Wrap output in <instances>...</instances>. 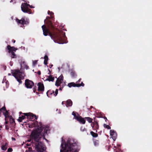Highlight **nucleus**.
Here are the masks:
<instances>
[{
	"instance_id": "nucleus-1",
	"label": "nucleus",
	"mask_w": 152,
	"mask_h": 152,
	"mask_svg": "<svg viewBox=\"0 0 152 152\" xmlns=\"http://www.w3.org/2000/svg\"><path fill=\"white\" fill-rule=\"evenodd\" d=\"M31 124L32 125L29 126V127H36L37 128L31 132L30 135L31 139H32L31 143L27 144L26 145L34 147L37 151L43 152L45 150V145L39 141L42 138L47 141L45 136L47 134L48 128H46L43 130L42 123L40 122H33Z\"/></svg>"
},
{
	"instance_id": "nucleus-2",
	"label": "nucleus",
	"mask_w": 152,
	"mask_h": 152,
	"mask_svg": "<svg viewBox=\"0 0 152 152\" xmlns=\"http://www.w3.org/2000/svg\"><path fill=\"white\" fill-rule=\"evenodd\" d=\"M44 22L46 23L49 28L53 30V32H51L45 25H42V28L44 36H47L48 34L49 35L55 42L59 44H63L67 42L66 40V37L65 33L62 30H54V26L50 20L46 21V20H45Z\"/></svg>"
},
{
	"instance_id": "nucleus-3",
	"label": "nucleus",
	"mask_w": 152,
	"mask_h": 152,
	"mask_svg": "<svg viewBox=\"0 0 152 152\" xmlns=\"http://www.w3.org/2000/svg\"><path fill=\"white\" fill-rule=\"evenodd\" d=\"M61 148L60 152H77L75 149L77 147V144L75 140L72 138H69L66 143L61 138Z\"/></svg>"
},
{
	"instance_id": "nucleus-4",
	"label": "nucleus",
	"mask_w": 152,
	"mask_h": 152,
	"mask_svg": "<svg viewBox=\"0 0 152 152\" xmlns=\"http://www.w3.org/2000/svg\"><path fill=\"white\" fill-rule=\"evenodd\" d=\"M12 75L15 77L17 81L19 82V84L22 83V80L24 79L25 74L24 72H23L19 69H15L14 72H12Z\"/></svg>"
},
{
	"instance_id": "nucleus-5",
	"label": "nucleus",
	"mask_w": 152,
	"mask_h": 152,
	"mask_svg": "<svg viewBox=\"0 0 152 152\" xmlns=\"http://www.w3.org/2000/svg\"><path fill=\"white\" fill-rule=\"evenodd\" d=\"M74 116V119L76 120L81 124H84L86 122L85 118H83L80 116L77 113H76L74 112H73L72 113Z\"/></svg>"
},
{
	"instance_id": "nucleus-6",
	"label": "nucleus",
	"mask_w": 152,
	"mask_h": 152,
	"mask_svg": "<svg viewBox=\"0 0 152 152\" xmlns=\"http://www.w3.org/2000/svg\"><path fill=\"white\" fill-rule=\"evenodd\" d=\"M7 50H8V53H11V57L12 58H16L17 56L13 51H15L18 50L17 48H15L14 47H11L10 45H8L7 48Z\"/></svg>"
},
{
	"instance_id": "nucleus-7",
	"label": "nucleus",
	"mask_w": 152,
	"mask_h": 152,
	"mask_svg": "<svg viewBox=\"0 0 152 152\" xmlns=\"http://www.w3.org/2000/svg\"><path fill=\"white\" fill-rule=\"evenodd\" d=\"M28 6L29 5L27 3H22L21 6V10L24 13L31 14V13L32 11L29 8Z\"/></svg>"
},
{
	"instance_id": "nucleus-8",
	"label": "nucleus",
	"mask_w": 152,
	"mask_h": 152,
	"mask_svg": "<svg viewBox=\"0 0 152 152\" xmlns=\"http://www.w3.org/2000/svg\"><path fill=\"white\" fill-rule=\"evenodd\" d=\"M25 85L27 88H31L34 86V83L32 81L27 79L25 80Z\"/></svg>"
},
{
	"instance_id": "nucleus-9",
	"label": "nucleus",
	"mask_w": 152,
	"mask_h": 152,
	"mask_svg": "<svg viewBox=\"0 0 152 152\" xmlns=\"http://www.w3.org/2000/svg\"><path fill=\"white\" fill-rule=\"evenodd\" d=\"M84 84L82 82L80 84V83H75L74 82H71L69 83L68 84V86L69 87L71 88L72 87H79L81 86H84Z\"/></svg>"
},
{
	"instance_id": "nucleus-10",
	"label": "nucleus",
	"mask_w": 152,
	"mask_h": 152,
	"mask_svg": "<svg viewBox=\"0 0 152 152\" xmlns=\"http://www.w3.org/2000/svg\"><path fill=\"white\" fill-rule=\"evenodd\" d=\"M23 114L27 117V118L28 119H37V117L36 115H33L31 113H24Z\"/></svg>"
},
{
	"instance_id": "nucleus-11",
	"label": "nucleus",
	"mask_w": 152,
	"mask_h": 152,
	"mask_svg": "<svg viewBox=\"0 0 152 152\" xmlns=\"http://www.w3.org/2000/svg\"><path fill=\"white\" fill-rule=\"evenodd\" d=\"M63 76L61 75L57 79L55 83V85L57 86H59L63 81Z\"/></svg>"
},
{
	"instance_id": "nucleus-12",
	"label": "nucleus",
	"mask_w": 152,
	"mask_h": 152,
	"mask_svg": "<svg viewBox=\"0 0 152 152\" xmlns=\"http://www.w3.org/2000/svg\"><path fill=\"white\" fill-rule=\"evenodd\" d=\"M16 21L18 24H21L23 25L24 24H27L29 23L28 21L25 20L23 18H22L20 20L17 18L16 19Z\"/></svg>"
},
{
	"instance_id": "nucleus-13",
	"label": "nucleus",
	"mask_w": 152,
	"mask_h": 152,
	"mask_svg": "<svg viewBox=\"0 0 152 152\" xmlns=\"http://www.w3.org/2000/svg\"><path fill=\"white\" fill-rule=\"evenodd\" d=\"M38 88L37 91L38 92H42L44 90V87L43 83L41 82H39L37 84Z\"/></svg>"
},
{
	"instance_id": "nucleus-14",
	"label": "nucleus",
	"mask_w": 152,
	"mask_h": 152,
	"mask_svg": "<svg viewBox=\"0 0 152 152\" xmlns=\"http://www.w3.org/2000/svg\"><path fill=\"white\" fill-rule=\"evenodd\" d=\"M58 89H56L55 91H54L53 90H49L46 92L47 95H48L50 94V95H52L53 94V95H57L58 94Z\"/></svg>"
},
{
	"instance_id": "nucleus-15",
	"label": "nucleus",
	"mask_w": 152,
	"mask_h": 152,
	"mask_svg": "<svg viewBox=\"0 0 152 152\" xmlns=\"http://www.w3.org/2000/svg\"><path fill=\"white\" fill-rule=\"evenodd\" d=\"M110 135L114 141H115L117 137L116 132L113 130H111L110 131Z\"/></svg>"
},
{
	"instance_id": "nucleus-16",
	"label": "nucleus",
	"mask_w": 152,
	"mask_h": 152,
	"mask_svg": "<svg viewBox=\"0 0 152 152\" xmlns=\"http://www.w3.org/2000/svg\"><path fill=\"white\" fill-rule=\"evenodd\" d=\"M120 147V145H117V147L116 146H114L113 148L114 152H119L120 149L119 147Z\"/></svg>"
},
{
	"instance_id": "nucleus-17",
	"label": "nucleus",
	"mask_w": 152,
	"mask_h": 152,
	"mask_svg": "<svg viewBox=\"0 0 152 152\" xmlns=\"http://www.w3.org/2000/svg\"><path fill=\"white\" fill-rule=\"evenodd\" d=\"M72 103L71 100L69 99L66 101V107L71 106L72 105Z\"/></svg>"
},
{
	"instance_id": "nucleus-18",
	"label": "nucleus",
	"mask_w": 152,
	"mask_h": 152,
	"mask_svg": "<svg viewBox=\"0 0 152 152\" xmlns=\"http://www.w3.org/2000/svg\"><path fill=\"white\" fill-rule=\"evenodd\" d=\"M47 80L49 81H53L54 80V77H53L51 75L48 76V78L47 79Z\"/></svg>"
},
{
	"instance_id": "nucleus-19",
	"label": "nucleus",
	"mask_w": 152,
	"mask_h": 152,
	"mask_svg": "<svg viewBox=\"0 0 152 152\" xmlns=\"http://www.w3.org/2000/svg\"><path fill=\"white\" fill-rule=\"evenodd\" d=\"M70 75L73 78L77 76L76 73L73 71H72L70 72Z\"/></svg>"
},
{
	"instance_id": "nucleus-20",
	"label": "nucleus",
	"mask_w": 152,
	"mask_h": 152,
	"mask_svg": "<svg viewBox=\"0 0 152 152\" xmlns=\"http://www.w3.org/2000/svg\"><path fill=\"white\" fill-rule=\"evenodd\" d=\"M92 128L94 129L95 127L96 129H97L98 128V124L97 123L92 124H91Z\"/></svg>"
},
{
	"instance_id": "nucleus-21",
	"label": "nucleus",
	"mask_w": 152,
	"mask_h": 152,
	"mask_svg": "<svg viewBox=\"0 0 152 152\" xmlns=\"http://www.w3.org/2000/svg\"><path fill=\"white\" fill-rule=\"evenodd\" d=\"M1 112H3L4 114L6 117H8V112L6 110L5 108V110H2Z\"/></svg>"
},
{
	"instance_id": "nucleus-22",
	"label": "nucleus",
	"mask_w": 152,
	"mask_h": 152,
	"mask_svg": "<svg viewBox=\"0 0 152 152\" xmlns=\"http://www.w3.org/2000/svg\"><path fill=\"white\" fill-rule=\"evenodd\" d=\"M85 118L87 120L89 123H91L93 121L92 119L89 117H86Z\"/></svg>"
},
{
	"instance_id": "nucleus-23",
	"label": "nucleus",
	"mask_w": 152,
	"mask_h": 152,
	"mask_svg": "<svg viewBox=\"0 0 152 152\" xmlns=\"http://www.w3.org/2000/svg\"><path fill=\"white\" fill-rule=\"evenodd\" d=\"M7 143H5V145L1 147L2 149L4 151L6 150L7 148Z\"/></svg>"
},
{
	"instance_id": "nucleus-24",
	"label": "nucleus",
	"mask_w": 152,
	"mask_h": 152,
	"mask_svg": "<svg viewBox=\"0 0 152 152\" xmlns=\"http://www.w3.org/2000/svg\"><path fill=\"white\" fill-rule=\"evenodd\" d=\"M91 134L94 137H97L98 134L93 132H91Z\"/></svg>"
},
{
	"instance_id": "nucleus-25",
	"label": "nucleus",
	"mask_w": 152,
	"mask_h": 152,
	"mask_svg": "<svg viewBox=\"0 0 152 152\" xmlns=\"http://www.w3.org/2000/svg\"><path fill=\"white\" fill-rule=\"evenodd\" d=\"M104 127L108 129H110L111 127L109 125H106L105 124H104Z\"/></svg>"
},
{
	"instance_id": "nucleus-26",
	"label": "nucleus",
	"mask_w": 152,
	"mask_h": 152,
	"mask_svg": "<svg viewBox=\"0 0 152 152\" xmlns=\"http://www.w3.org/2000/svg\"><path fill=\"white\" fill-rule=\"evenodd\" d=\"M80 130L82 132H84L86 131V129L84 127L82 126L80 128Z\"/></svg>"
},
{
	"instance_id": "nucleus-27",
	"label": "nucleus",
	"mask_w": 152,
	"mask_h": 152,
	"mask_svg": "<svg viewBox=\"0 0 152 152\" xmlns=\"http://www.w3.org/2000/svg\"><path fill=\"white\" fill-rule=\"evenodd\" d=\"M48 15H50L51 17H52V15H53V13L52 12H50V11H48Z\"/></svg>"
},
{
	"instance_id": "nucleus-28",
	"label": "nucleus",
	"mask_w": 152,
	"mask_h": 152,
	"mask_svg": "<svg viewBox=\"0 0 152 152\" xmlns=\"http://www.w3.org/2000/svg\"><path fill=\"white\" fill-rule=\"evenodd\" d=\"M37 87L35 86V87L33 88V92L34 93L36 92V91H37Z\"/></svg>"
},
{
	"instance_id": "nucleus-29",
	"label": "nucleus",
	"mask_w": 152,
	"mask_h": 152,
	"mask_svg": "<svg viewBox=\"0 0 152 152\" xmlns=\"http://www.w3.org/2000/svg\"><path fill=\"white\" fill-rule=\"evenodd\" d=\"M44 60H48V56L45 55L44 57Z\"/></svg>"
},
{
	"instance_id": "nucleus-30",
	"label": "nucleus",
	"mask_w": 152,
	"mask_h": 152,
	"mask_svg": "<svg viewBox=\"0 0 152 152\" xmlns=\"http://www.w3.org/2000/svg\"><path fill=\"white\" fill-rule=\"evenodd\" d=\"M22 117H20L18 119V121L20 122H21L22 121V120H23L22 118Z\"/></svg>"
},
{
	"instance_id": "nucleus-31",
	"label": "nucleus",
	"mask_w": 152,
	"mask_h": 152,
	"mask_svg": "<svg viewBox=\"0 0 152 152\" xmlns=\"http://www.w3.org/2000/svg\"><path fill=\"white\" fill-rule=\"evenodd\" d=\"M24 68L25 69H29V66L26 65H24Z\"/></svg>"
},
{
	"instance_id": "nucleus-32",
	"label": "nucleus",
	"mask_w": 152,
	"mask_h": 152,
	"mask_svg": "<svg viewBox=\"0 0 152 152\" xmlns=\"http://www.w3.org/2000/svg\"><path fill=\"white\" fill-rule=\"evenodd\" d=\"M48 60H44V64L45 65H47L48 64Z\"/></svg>"
},
{
	"instance_id": "nucleus-33",
	"label": "nucleus",
	"mask_w": 152,
	"mask_h": 152,
	"mask_svg": "<svg viewBox=\"0 0 152 152\" xmlns=\"http://www.w3.org/2000/svg\"><path fill=\"white\" fill-rule=\"evenodd\" d=\"M12 151V149L11 148H9L7 150L8 152H11Z\"/></svg>"
},
{
	"instance_id": "nucleus-34",
	"label": "nucleus",
	"mask_w": 152,
	"mask_h": 152,
	"mask_svg": "<svg viewBox=\"0 0 152 152\" xmlns=\"http://www.w3.org/2000/svg\"><path fill=\"white\" fill-rule=\"evenodd\" d=\"M37 61L36 60L34 61H33V65H36L37 63Z\"/></svg>"
},
{
	"instance_id": "nucleus-35",
	"label": "nucleus",
	"mask_w": 152,
	"mask_h": 152,
	"mask_svg": "<svg viewBox=\"0 0 152 152\" xmlns=\"http://www.w3.org/2000/svg\"><path fill=\"white\" fill-rule=\"evenodd\" d=\"M28 5H29L28 6V7H29V8H34V7H33L32 6V5H30V4H28Z\"/></svg>"
},
{
	"instance_id": "nucleus-36",
	"label": "nucleus",
	"mask_w": 152,
	"mask_h": 152,
	"mask_svg": "<svg viewBox=\"0 0 152 152\" xmlns=\"http://www.w3.org/2000/svg\"><path fill=\"white\" fill-rule=\"evenodd\" d=\"M50 18L49 17L47 16L45 20H46V21H48V20H50Z\"/></svg>"
},
{
	"instance_id": "nucleus-37",
	"label": "nucleus",
	"mask_w": 152,
	"mask_h": 152,
	"mask_svg": "<svg viewBox=\"0 0 152 152\" xmlns=\"http://www.w3.org/2000/svg\"><path fill=\"white\" fill-rule=\"evenodd\" d=\"M37 73L39 75H41V72L40 71H38V72H37Z\"/></svg>"
},
{
	"instance_id": "nucleus-38",
	"label": "nucleus",
	"mask_w": 152,
	"mask_h": 152,
	"mask_svg": "<svg viewBox=\"0 0 152 152\" xmlns=\"http://www.w3.org/2000/svg\"><path fill=\"white\" fill-rule=\"evenodd\" d=\"M7 82H6L5 83H6V88H7L9 86V85L8 84L7 85Z\"/></svg>"
},
{
	"instance_id": "nucleus-39",
	"label": "nucleus",
	"mask_w": 152,
	"mask_h": 152,
	"mask_svg": "<svg viewBox=\"0 0 152 152\" xmlns=\"http://www.w3.org/2000/svg\"><path fill=\"white\" fill-rule=\"evenodd\" d=\"M6 68H7V67H6V66H3V68H4V70H6Z\"/></svg>"
},
{
	"instance_id": "nucleus-40",
	"label": "nucleus",
	"mask_w": 152,
	"mask_h": 152,
	"mask_svg": "<svg viewBox=\"0 0 152 152\" xmlns=\"http://www.w3.org/2000/svg\"><path fill=\"white\" fill-rule=\"evenodd\" d=\"M13 62L12 61L10 62V65L11 66L12 65Z\"/></svg>"
},
{
	"instance_id": "nucleus-41",
	"label": "nucleus",
	"mask_w": 152,
	"mask_h": 152,
	"mask_svg": "<svg viewBox=\"0 0 152 152\" xmlns=\"http://www.w3.org/2000/svg\"><path fill=\"white\" fill-rule=\"evenodd\" d=\"M23 119H24V118H25V116H23V115H22L21 117Z\"/></svg>"
},
{
	"instance_id": "nucleus-42",
	"label": "nucleus",
	"mask_w": 152,
	"mask_h": 152,
	"mask_svg": "<svg viewBox=\"0 0 152 152\" xmlns=\"http://www.w3.org/2000/svg\"><path fill=\"white\" fill-rule=\"evenodd\" d=\"M65 83H62V86H63V87H63H63L65 86Z\"/></svg>"
},
{
	"instance_id": "nucleus-43",
	"label": "nucleus",
	"mask_w": 152,
	"mask_h": 152,
	"mask_svg": "<svg viewBox=\"0 0 152 152\" xmlns=\"http://www.w3.org/2000/svg\"><path fill=\"white\" fill-rule=\"evenodd\" d=\"M81 79H80H80L78 80V81H77V82H78V83H79V82H80V81H81Z\"/></svg>"
},
{
	"instance_id": "nucleus-44",
	"label": "nucleus",
	"mask_w": 152,
	"mask_h": 152,
	"mask_svg": "<svg viewBox=\"0 0 152 152\" xmlns=\"http://www.w3.org/2000/svg\"><path fill=\"white\" fill-rule=\"evenodd\" d=\"M49 71V74H51V72L50 69H48Z\"/></svg>"
},
{
	"instance_id": "nucleus-45",
	"label": "nucleus",
	"mask_w": 152,
	"mask_h": 152,
	"mask_svg": "<svg viewBox=\"0 0 152 152\" xmlns=\"http://www.w3.org/2000/svg\"><path fill=\"white\" fill-rule=\"evenodd\" d=\"M63 88V87H60V88H59V90H62V89Z\"/></svg>"
},
{
	"instance_id": "nucleus-46",
	"label": "nucleus",
	"mask_w": 152,
	"mask_h": 152,
	"mask_svg": "<svg viewBox=\"0 0 152 152\" xmlns=\"http://www.w3.org/2000/svg\"><path fill=\"white\" fill-rule=\"evenodd\" d=\"M28 149L29 151H31V148L30 147H29Z\"/></svg>"
},
{
	"instance_id": "nucleus-47",
	"label": "nucleus",
	"mask_w": 152,
	"mask_h": 152,
	"mask_svg": "<svg viewBox=\"0 0 152 152\" xmlns=\"http://www.w3.org/2000/svg\"><path fill=\"white\" fill-rule=\"evenodd\" d=\"M12 42H13V43H15V40H13L12 41Z\"/></svg>"
},
{
	"instance_id": "nucleus-48",
	"label": "nucleus",
	"mask_w": 152,
	"mask_h": 152,
	"mask_svg": "<svg viewBox=\"0 0 152 152\" xmlns=\"http://www.w3.org/2000/svg\"><path fill=\"white\" fill-rule=\"evenodd\" d=\"M12 140H15V138H13V137H12Z\"/></svg>"
},
{
	"instance_id": "nucleus-49",
	"label": "nucleus",
	"mask_w": 152,
	"mask_h": 152,
	"mask_svg": "<svg viewBox=\"0 0 152 152\" xmlns=\"http://www.w3.org/2000/svg\"><path fill=\"white\" fill-rule=\"evenodd\" d=\"M53 66V64H51V65L50 66V68H51Z\"/></svg>"
},
{
	"instance_id": "nucleus-50",
	"label": "nucleus",
	"mask_w": 152,
	"mask_h": 152,
	"mask_svg": "<svg viewBox=\"0 0 152 152\" xmlns=\"http://www.w3.org/2000/svg\"><path fill=\"white\" fill-rule=\"evenodd\" d=\"M36 94H39V93H38V92L37 91H36Z\"/></svg>"
},
{
	"instance_id": "nucleus-51",
	"label": "nucleus",
	"mask_w": 152,
	"mask_h": 152,
	"mask_svg": "<svg viewBox=\"0 0 152 152\" xmlns=\"http://www.w3.org/2000/svg\"><path fill=\"white\" fill-rule=\"evenodd\" d=\"M62 104H64V102H62Z\"/></svg>"
},
{
	"instance_id": "nucleus-52",
	"label": "nucleus",
	"mask_w": 152,
	"mask_h": 152,
	"mask_svg": "<svg viewBox=\"0 0 152 152\" xmlns=\"http://www.w3.org/2000/svg\"><path fill=\"white\" fill-rule=\"evenodd\" d=\"M11 75V74H10V73H9V74H8V75Z\"/></svg>"
},
{
	"instance_id": "nucleus-53",
	"label": "nucleus",
	"mask_w": 152,
	"mask_h": 152,
	"mask_svg": "<svg viewBox=\"0 0 152 152\" xmlns=\"http://www.w3.org/2000/svg\"><path fill=\"white\" fill-rule=\"evenodd\" d=\"M6 129H8V128H7V127L6 126Z\"/></svg>"
},
{
	"instance_id": "nucleus-54",
	"label": "nucleus",
	"mask_w": 152,
	"mask_h": 152,
	"mask_svg": "<svg viewBox=\"0 0 152 152\" xmlns=\"http://www.w3.org/2000/svg\"><path fill=\"white\" fill-rule=\"evenodd\" d=\"M28 141L29 142H30L31 141V140H28Z\"/></svg>"
},
{
	"instance_id": "nucleus-55",
	"label": "nucleus",
	"mask_w": 152,
	"mask_h": 152,
	"mask_svg": "<svg viewBox=\"0 0 152 152\" xmlns=\"http://www.w3.org/2000/svg\"><path fill=\"white\" fill-rule=\"evenodd\" d=\"M60 113V112H59V113Z\"/></svg>"
},
{
	"instance_id": "nucleus-56",
	"label": "nucleus",
	"mask_w": 152,
	"mask_h": 152,
	"mask_svg": "<svg viewBox=\"0 0 152 152\" xmlns=\"http://www.w3.org/2000/svg\"><path fill=\"white\" fill-rule=\"evenodd\" d=\"M58 110V109H57L56 110V111H57Z\"/></svg>"
}]
</instances>
